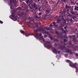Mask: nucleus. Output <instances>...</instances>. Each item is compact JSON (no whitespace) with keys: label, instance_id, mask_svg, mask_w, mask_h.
I'll return each instance as SVG.
<instances>
[{"label":"nucleus","instance_id":"nucleus-1","mask_svg":"<svg viewBox=\"0 0 78 78\" xmlns=\"http://www.w3.org/2000/svg\"><path fill=\"white\" fill-rule=\"evenodd\" d=\"M66 62L69 63V66H70V67L73 66L74 68L75 69H76L75 72L78 73V67H77L78 66V64L77 63H73L69 60H66Z\"/></svg>","mask_w":78,"mask_h":78},{"label":"nucleus","instance_id":"nucleus-2","mask_svg":"<svg viewBox=\"0 0 78 78\" xmlns=\"http://www.w3.org/2000/svg\"><path fill=\"white\" fill-rule=\"evenodd\" d=\"M41 40H42L43 42L45 43V44L47 45L48 46L49 48H51L52 47V46H51V43H50L48 41H45L44 39V38H43V37L41 36Z\"/></svg>","mask_w":78,"mask_h":78},{"label":"nucleus","instance_id":"nucleus-3","mask_svg":"<svg viewBox=\"0 0 78 78\" xmlns=\"http://www.w3.org/2000/svg\"><path fill=\"white\" fill-rule=\"evenodd\" d=\"M64 50L65 51H64V52L65 53H67L70 55H72V54H73L74 53V52H72V50L71 49H69L68 48H67L64 47Z\"/></svg>","mask_w":78,"mask_h":78},{"label":"nucleus","instance_id":"nucleus-4","mask_svg":"<svg viewBox=\"0 0 78 78\" xmlns=\"http://www.w3.org/2000/svg\"><path fill=\"white\" fill-rule=\"evenodd\" d=\"M35 27H36L37 28V30H34V32H37L38 31H44V29H43V27H40L39 29H38V26L37 25L36 26H35V27L34 26L33 27V28H35Z\"/></svg>","mask_w":78,"mask_h":78},{"label":"nucleus","instance_id":"nucleus-5","mask_svg":"<svg viewBox=\"0 0 78 78\" xmlns=\"http://www.w3.org/2000/svg\"><path fill=\"white\" fill-rule=\"evenodd\" d=\"M11 17H12V20L14 21H16L17 20V18L15 17V15L13 13H12V15H11Z\"/></svg>","mask_w":78,"mask_h":78},{"label":"nucleus","instance_id":"nucleus-6","mask_svg":"<svg viewBox=\"0 0 78 78\" xmlns=\"http://www.w3.org/2000/svg\"><path fill=\"white\" fill-rule=\"evenodd\" d=\"M31 5L32 6V7H33L35 9V10H36L38 9V8H37V5L35 4V3H34L33 4H31Z\"/></svg>","mask_w":78,"mask_h":78},{"label":"nucleus","instance_id":"nucleus-7","mask_svg":"<svg viewBox=\"0 0 78 78\" xmlns=\"http://www.w3.org/2000/svg\"><path fill=\"white\" fill-rule=\"evenodd\" d=\"M16 2V0H13V1H10L9 4L11 6L12 5V4H15Z\"/></svg>","mask_w":78,"mask_h":78},{"label":"nucleus","instance_id":"nucleus-8","mask_svg":"<svg viewBox=\"0 0 78 78\" xmlns=\"http://www.w3.org/2000/svg\"><path fill=\"white\" fill-rule=\"evenodd\" d=\"M52 50L54 53H55V54H57V49L55 48H52Z\"/></svg>","mask_w":78,"mask_h":78},{"label":"nucleus","instance_id":"nucleus-9","mask_svg":"<svg viewBox=\"0 0 78 78\" xmlns=\"http://www.w3.org/2000/svg\"><path fill=\"white\" fill-rule=\"evenodd\" d=\"M66 9H67V11L68 12H69V9L71 8V7H69V6L67 5V4L66 5V6H65Z\"/></svg>","mask_w":78,"mask_h":78},{"label":"nucleus","instance_id":"nucleus-10","mask_svg":"<svg viewBox=\"0 0 78 78\" xmlns=\"http://www.w3.org/2000/svg\"><path fill=\"white\" fill-rule=\"evenodd\" d=\"M69 0L70 1L71 4L73 5H76V3L75 2V1L74 0Z\"/></svg>","mask_w":78,"mask_h":78},{"label":"nucleus","instance_id":"nucleus-11","mask_svg":"<svg viewBox=\"0 0 78 78\" xmlns=\"http://www.w3.org/2000/svg\"><path fill=\"white\" fill-rule=\"evenodd\" d=\"M23 7L24 8V9H23V10H25L26 9H27V5L26 4H25V3H23Z\"/></svg>","mask_w":78,"mask_h":78},{"label":"nucleus","instance_id":"nucleus-12","mask_svg":"<svg viewBox=\"0 0 78 78\" xmlns=\"http://www.w3.org/2000/svg\"><path fill=\"white\" fill-rule=\"evenodd\" d=\"M32 35V34H30L29 33H27L26 34V37H28V36H29Z\"/></svg>","mask_w":78,"mask_h":78},{"label":"nucleus","instance_id":"nucleus-13","mask_svg":"<svg viewBox=\"0 0 78 78\" xmlns=\"http://www.w3.org/2000/svg\"><path fill=\"white\" fill-rule=\"evenodd\" d=\"M35 34H36L37 35H39L40 36H41L42 34L41 33H40L39 34H38V33L37 32H35Z\"/></svg>","mask_w":78,"mask_h":78},{"label":"nucleus","instance_id":"nucleus-14","mask_svg":"<svg viewBox=\"0 0 78 78\" xmlns=\"http://www.w3.org/2000/svg\"><path fill=\"white\" fill-rule=\"evenodd\" d=\"M74 10L76 11H78V7L77 6L75 5V7L74 9Z\"/></svg>","mask_w":78,"mask_h":78},{"label":"nucleus","instance_id":"nucleus-15","mask_svg":"<svg viewBox=\"0 0 78 78\" xmlns=\"http://www.w3.org/2000/svg\"><path fill=\"white\" fill-rule=\"evenodd\" d=\"M72 48H76L77 49H78V46H74V44H73L72 45Z\"/></svg>","mask_w":78,"mask_h":78},{"label":"nucleus","instance_id":"nucleus-16","mask_svg":"<svg viewBox=\"0 0 78 78\" xmlns=\"http://www.w3.org/2000/svg\"><path fill=\"white\" fill-rule=\"evenodd\" d=\"M73 41L74 42H77V40L76 38H73Z\"/></svg>","mask_w":78,"mask_h":78},{"label":"nucleus","instance_id":"nucleus-17","mask_svg":"<svg viewBox=\"0 0 78 78\" xmlns=\"http://www.w3.org/2000/svg\"><path fill=\"white\" fill-rule=\"evenodd\" d=\"M57 23H60V20L58 18L57 20Z\"/></svg>","mask_w":78,"mask_h":78},{"label":"nucleus","instance_id":"nucleus-18","mask_svg":"<svg viewBox=\"0 0 78 78\" xmlns=\"http://www.w3.org/2000/svg\"><path fill=\"white\" fill-rule=\"evenodd\" d=\"M53 24H54V26H55V27H57L58 25H55V22H53Z\"/></svg>","mask_w":78,"mask_h":78},{"label":"nucleus","instance_id":"nucleus-19","mask_svg":"<svg viewBox=\"0 0 78 78\" xmlns=\"http://www.w3.org/2000/svg\"><path fill=\"white\" fill-rule=\"evenodd\" d=\"M34 37L37 39H39V40H40V38L37 35L35 36Z\"/></svg>","mask_w":78,"mask_h":78},{"label":"nucleus","instance_id":"nucleus-20","mask_svg":"<svg viewBox=\"0 0 78 78\" xmlns=\"http://www.w3.org/2000/svg\"><path fill=\"white\" fill-rule=\"evenodd\" d=\"M44 33L46 34H48V35H49V33L48 31H44Z\"/></svg>","mask_w":78,"mask_h":78},{"label":"nucleus","instance_id":"nucleus-21","mask_svg":"<svg viewBox=\"0 0 78 78\" xmlns=\"http://www.w3.org/2000/svg\"><path fill=\"white\" fill-rule=\"evenodd\" d=\"M48 37L50 39H51V40H52L53 39V38H52V37L51 36H48Z\"/></svg>","mask_w":78,"mask_h":78},{"label":"nucleus","instance_id":"nucleus-22","mask_svg":"<svg viewBox=\"0 0 78 78\" xmlns=\"http://www.w3.org/2000/svg\"><path fill=\"white\" fill-rule=\"evenodd\" d=\"M20 33L22 34H23L25 33V31L23 30H20Z\"/></svg>","mask_w":78,"mask_h":78},{"label":"nucleus","instance_id":"nucleus-23","mask_svg":"<svg viewBox=\"0 0 78 78\" xmlns=\"http://www.w3.org/2000/svg\"><path fill=\"white\" fill-rule=\"evenodd\" d=\"M55 34H57V35L59 36V33H58V31H55Z\"/></svg>","mask_w":78,"mask_h":78},{"label":"nucleus","instance_id":"nucleus-24","mask_svg":"<svg viewBox=\"0 0 78 78\" xmlns=\"http://www.w3.org/2000/svg\"><path fill=\"white\" fill-rule=\"evenodd\" d=\"M61 38H66V37H65V35H63L62 36V35H61Z\"/></svg>","mask_w":78,"mask_h":78},{"label":"nucleus","instance_id":"nucleus-25","mask_svg":"<svg viewBox=\"0 0 78 78\" xmlns=\"http://www.w3.org/2000/svg\"><path fill=\"white\" fill-rule=\"evenodd\" d=\"M54 41H58V39H57V38H54Z\"/></svg>","mask_w":78,"mask_h":78},{"label":"nucleus","instance_id":"nucleus-26","mask_svg":"<svg viewBox=\"0 0 78 78\" xmlns=\"http://www.w3.org/2000/svg\"><path fill=\"white\" fill-rule=\"evenodd\" d=\"M46 12H48V13H50V10L48 9V10H46Z\"/></svg>","mask_w":78,"mask_h":78},{"label":"nucleus","instance_id":"nucleus-27","mask_svg":"<svg viewBox=\"0 0 78 78\" xmlns=\"http://www.w3.org/2000/svg\"><path fill=\"white\" fill-rule=\"evenodd\" d=\"M64 27V25L63 24H61V25L59 27L60 28H62Z\"/></svg>","mask_w":78,"mask_h":78},{"label":"nucleus","instance_id":"nucleus-28","mask_svg":"<svg viewBox=\"0 0 78 78\" xmlns=\"http://www.w3.org/2000/svg\"><path fill=\"white\" fill-rule=\"evenodd\" d=\"M71 13L72 15H74V12L72 10V11H71Z\"/></svg>","mask_w":78,"mask_h":78},{"label":"nucleus","instance_id":"nucleus-29","mask_svg":"<svg viewBox=\"0 0 78 78\" xmlns=\"http://www.w3.org/2000/svg\"><path fill=\"white\" fill-rule=\"evenodd\" d=\"M68 44H69V45H71L72 43L71 41H69V42L68 43Z\"/></svg>","mask_w":78,"mask_h":78},{"label":"nucleus","instance_id":"nucleus-30","mask_svg":"<svg viewBox=\"0 0 78 78\" xmlns=\"http://www.w3.org/2000/svg\"><path fill=\"white\" fill-rule=\"evenodd\" d=\"M63 41H64V42H67V40H66V39H64Z\"/></svg>","mask_w":78,"mask_h":78},{"label":"nucleus","instance_id":"nucleus-31","mask_svg":"<svg viewBox=\"0 0 78 78\" xmlns=\"http://www.w3.org/2000/svg\"><path fill=\"white\" fill-rule=\"evenodd\" d=\"M29 0H27V1H26V3H27V4H28V3L29 2Z\"/></svg>","mask_w":78,"mask_h":78},{"label":"nucleus","instance_id":"nucleus-32","mask_svg":"<svg viewBox=\"0 0 78 78\" xmlns=\"http://www.w3.org/2000/svg\"><path fill=\"white\" fill-rule=\"evenodd\" d=\"M46 29L47 30H50V28H49V27H47L46 28Z\"/></svg>","mask_w":78,"mask_h":78},{"label":"nucleus","instance_id":"nucleus-33","mask_svg":"<svg viewBox=\"0 0 78 78\" xmlns=\"http://www.w3.org/2000/svg\"><path fill=\"white\" fill-rule=\"evenodd\" d=\"M57 53H58V54H60V53H61V51H58V52H57Z\"/></svg>","mask_w":78,"mask_h":78},{"label":"nucleus","instance_id":"nucleus-34","mask_svg":"<svg viewBox=\"0 0 78 78\" xmlns=\"http://www.w3.org/2000/svg\"><path fill=\"white\" fill-rule=\"evenodd\" d=\"M62 32H63L64 33H66V30H63V31H62Z\"/></svg>","mask_w":78,"mask_h":78},{"label":"nucleus","instance_id":"nucleus-35","mask_svg":"<svg viewBox=\"0 0 78 78\" xmlns=\"http://www.w3.org/2000/svg\"><path fill=\"white\" fill-rule=\"evenodd\" d=\"M76 48H74L73 49V51H76Z\"/></svg>","mask_w":78,"mask_h":78},{"label":"nucleus","instance_id":"nucleus-36","mask_svg":"<svg viewBox=\"0 0 78 78\" xmlns=\"http://www.w3.org/2000/svg\"><path fill=\"white\" fill-rule=\"evenodd\" d=\"M38 14L39 15V16H41V14H42V13H41V12L39 13V14Z\"/></svg>","mask_w":78,"mask_h":78},{"label":"nucleus","instance_id":"nucleus-37","mask_svg":"<svg viewBox=\"0 0 78 78\" xmlns=\"http://www.w3.org/2000/svg\"><path fill=\"white\" fill-rule=\"evenodd\" d=\"M67 16H71V15L69 14H67Z\"/></svg>","mask_w":78,"mask_h":78},{"label":"nucleus","instance_id":"nucleus-38","mask_svg":"<svg viewBox=\"0 0 78 78\" xmlns=\"http://www.w3.org/2000/svg\"><path fill=\"white\" fill-rule=\"evenodd\" d=\"M48 2L47 1H45V4L46 5H48Z\"/></svg>","mask_w":78,"mask_h":78},{"label":"nucleus","instance_id":"nucleus-39","mask_svg":"<svg viewBox=\"0 0 78 78\" xmlns=\"http://www.w3.org/2000/svg\"><path fill=\"white\" fill-rule=\"evenodd\" d=\"M29 7H30V8H31V4H30L29 5Z\"/></svg>","mask_w":78,"mask_h":78},{"label":"nucleus","instance_id":"nucleus-40","mask_svg":"<svg viewBox=\"0 0 78 78\" xmlns=\"http://www.w3.org/2000/svg\"><path fill=\"white\" fill-rule=\"evenodd\" d=\"M27 16V15L26 14H25V15H24V17L26 18Z\"/></svg>","mask_w":78,"mask_h":78},{"label":"nucleus","instance_id":"nucleus-41","mask_svg":"<svg viewBox=\"0 0 78 78\" xmlns=\"http://www.w3.org/2000/svg\"><path fill=\"white\" fill-rule=\"evenodd\" d=\"M61 30H62V31H65L64 30V29H63V28H62L61 29Z\"/></svg>","mask_w":78,"mask_h":78},{"label":"nucleus","instance_id":"nucleus-42","mask_svg":"<svg viewBox=\"0 0 78 78\" xmlns=\"http://www.w3.org/2000/svg\"><path fill=\"white\" fill-rule=\"evenodd\" d=\"M3 23V22L0 20V23H1V24H2Z\"/></svg>","mask_w":78,"mask_h":78},{"label":"nucleus","instance_id":"nucleus-43","mask_svg":"<svg viewBox=\"0 0 78 78\" xmlns=\"http://www.w3.org/2000/svg\"><path fill=\"white\" fill-rule=\"evenodd\" d=\"M75 56H78V54L76 53V54H75Z\"/></svg>","mask_w":78,"mask_h":78},{"label":"nucleus","instance_id":"nucleus-44","mask_svg":"<svg viewBox=\"0 0 78 78\" xmlns=\"http://www.w3.org/2000/svg\"><path fill=\"white\" fill-rule=\"evenodd\" d=\"M62 1H63V2H64V3H65V2H66V0H62Z\"/></svg>","mask_w":78,"mask_h":78},{"label":"nucleus","instance_id":"nucleus-45","mask_svg":"<svg viewBox=\"0 0 78 78\" xmlns=\"http://www.w3.org/2000/svg\"><path fill=\"white\" fill-rule=\"evenodd\" d=\"M73 6H71V10H73Z\"/></svg>","mask_w":78,"mask_h":78},{"label":"nucleus","instance_id":"nucleus-46","mask_svg":"<svg viewBox=\"0 0 78 78\" xmlns=\"http://www.w3.org/2000/svg\"><path fill=\"white\" fill-rule=\"evenodd\" d=\"M38 10L39 11V12L41 11V10L40 9V8H39V9H38Z\"/></svg>","mask_w":78,"mask_h":78},{"label":"nucleus","instance_id":"nucleus-47","mask_svg":"<svg viewBox=\"0 0 78 78\" xmlns=\"http://www.w3.org/2000/svg\"><path fill=\"white\" fill-rule=\"evenodd\" d=\"M63 13H64V14H65V12L64 11H63V12H62V14H63Z\"/></svg>","mask_w":78,"mask_h":78},{"label":"nucleus","instance_id":"nucleus-48","mask_svg":"<svg viewBox=\"0 0 78 78\" xmlns=\"http://www.w3.org/2000/svg\"><path fill=\"white\" fill-rule=\"evenodd\" d=\"M47 35H44V37L46 38V37H47Z\"/></svg>","mask_w":78,"mask_h":78},{"label":"nucleus","instance_id":"nucleus-49","mask_svg":"<svg viewBox=\"0 0 78 78\" xmlns=\"http://www.w3.org/2000/svg\"><path fill=\"white\" fill-rule=\"evenodd\" d=\"M75 4L76 5L78 6V3H75Z\"/></svg>","mask_w":78,"mask_h":78},{"label":"nucleus","instance_id":"nucleus-50","mask_svg":"<svg viewBox=\"0 0 78 78\" xmlns=\"http://www.w3.org/2000/svg\"><path fill=\"white\" fill-rule=\"evenodd\" d=\"M66 28H67V26H66L65 27H64V29H66Z\"/></svg>","mask_w":78,"mask_h":78},{"label":"nucleus","instance_id":"nucleus-51","mask_svg":"<svg viewBox=\"0 0 78 78\" xmlns=\"http://www.w3.org/2000/svg\"><path fill=\"white\" fill-rule=\"evenodd\" d=\"M35 17H36V18H38V17L37 16H36Z\"/></svg>","mask_w":78,"mask_h":78},{"label":"nucleus","instance_id":"nucleus-52","mask_svg":"<svg viewBox=\"0 0 78 78\" xmlns=\"http://www.w3.org/2000/svg\"><path fill=\"white\" fill-rule=\"evenodd\" d=\"M44 46H45V47H48V46H46V45H45V44H44Z\"/></svg>","mask_w":78,"mask_h":78},{"label":"nucleus","instance_id":"nucleus-53","mask_svg":"<svg viewBox=\"0 0 78 78\" xmlns=\"http://www.w3.org/2000/svg\"><path fill=\"white\" fill-rule=\"evenodd\" d=\"M20 9V7L17 8V9Z\"/></svg>","mask_w":78,"mask_h":78},{"label":"nucleus","instance_id":"nucleus-54","mask_svg":"<svg viewBox=\"0 0 78 78\" xmlns=\"http://www.w3.org/2000/svg\"><path fill=\"white\" fill-rule=\"evenodd\" d=\"M50 26L51 27H52V25L51 24L50 25Z\"/></svg>","mask_w":78,"mask_h":78},{"label":"nucleus","instance_id":"nucleus-55","mask_svg":"<svg viewBox=\"0 0 78 78\" xmlns=\"http://www.w3.org/2000/svg\"><path fill=\"white\" fill-rule=\"evenodd\" d=\"M70 21L71 22H72V19Z\"/></svg>","mask_w":78,"mask_h":78},{"label":"nucleus","instance_id":"nucleus-56","mask_svg":"<svg viewBox=\"0 0 78 78\" xmlns=\"http://www.w3.org/2000/svg\"><path fill=\"white\" fill-rule=\"evenodd\" d=\"M40 1V0H38V2H39Z\"/></svg>","mask_w":78,"mask_h":78},{"label":"nucleus","instance_id":"nucleus-57","mask_svg":"<svg viewBox=\"0 0 78 78\" xmlns=\"http://www.w3.org/2000/svg\"><path fill=\"white\" fill-rule=\"evenodd\" d=\"M73 37H75V35H73Z\"/></svg>","mask_w":78,"mask_h":78},{"label":"nucleus","instance_id":"nucleus-58","mask_svg":"<svg viewBox=\"0 0 78 78\" xmlns=\"http://www.w3.org/2000/svg\"><path fill=\"white\" fill-rule=\"evenodd\" d=\"M21 15H23V13L22 14H21Z\"/></svg>","mask_w":78,"mask_h":78},{"label":"nucleus","instance_id":"nucleus-59","mask_svg":"<svg viewBox=\"0 0 78 78\" xmlns=\"http://www.w3.org/2000/svg\"><path fill=\"white\" fill-rule=\"evenodd\" d=\"M75 30H77V29H75Z\"/></svg>","mask_w":78,"mask_h":78},{"label":"nucleus","instance_id":"nucleus-60","mask_svg":"<svg viewBox=\"0 0 78 78\" xmlns=\"http://www.w3.org/2000/svg\"><path fill=\"white\" fill-rule=\"evenodd\" d=\"M77 1H75V3H76V2Z\"/></svg>","mask_w":78,"mask_h":78},{"label":"nucleus","instance_id":"nucleus-61","mask_svg":"<svg viewBox=\"0 0 78 78\" xmlns=\"http://www.w3.org/2000/svg\"><path fill=\"white\" fill-rule=\"evenodd\" d=\"M57 38L58 39V37H57Z\"/></svg>","mask_w":78,"mask_h":78},{"label":"nucleus","instance_id":"nucleus-62","mask_svg":"<svg viewBox=\"0 0 78 78\" xmlns=\"http://www.w3.org/2000/svg\"><path fill=\"white\" fill-rule=\"evenodd\" d=\"M77 37L78 38V35L77 36Z\"/></svg>","mask_w":78,"mask_h":78},{"label":"nucleus","instance_id":"nucleus-63","mask_svg":"<svg viewBox=\"0 0 78 78\" xmlns=\"http://www.w3.org/2000/svg\"><path fill=\"white\" fill-rule=\"evenodd\" d=\"M70 37H71V36H70Z\"/></svg>","mask_w":78,"mask_h":78},{"label":"nucleus","instance_id":"nucleus-64","mask_svg":"<svg viewBox=\"0 0 78 78\" xmlns=\"http://www.w3.org/2000/svg\"><path fill=\"white\" fill-rule=\"evenodd\" d=\"M77 27H78V25H77Z\"/></svg>","mask_w":78,"mask_h":78}]
</instances>
